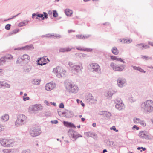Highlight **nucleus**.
<instances>
[{"instance_id":"1","label":"nucleus","mask_w":153,"mask_h":153,"mask_svg":"<svg viewBox=\"0 0 153 153\" xmlns=\"http://www.w3.org/2000/svg\"><path fill=\"white\" fill-rule=\"evenodd\" d=\"M141 107L146 111L151 112L153 111V101L151 100L146 101L142 103Z\"/></svg>"},{"instance_id":"2","label":"nucleus","mask_w":153,"mask_h":153,"mask_svg":"<svg viewBox=\"0 0 153 153\" xmlns=\"http://www.w3.org/2000/svg\"><path fill=\"white\" fill-rule=\"evenodd\" d=\"M0 143L2 146L9 147L14 146L15 141L11 139H3L0 140Z\"/></svg>"},{"instance_id":"3","label":"nucleus","mask_w":153,"mask_h":153,"mask_svg":"<svg viewBox=\"0 0 153 153\" xmlns=\"http://www.w3.org/2000/svg\"><path fill=\"white\" fill-rule=\"evenodd\" d=\"M30 133L31 136L35 137L39 135L41 133V131L38 127H34L30 129Z\"/></svg>"},{"instance_id":"4","label":"nucleus","mask_w":153,"mask_h":153,"mask_svg":"<svg viewBox=\"0 0 153 153\" xmlns=\"http://www.w3.org/2000/svg\"><path fill=\"white\" fill-rule=\"evenodd\" d=\"M53 72L56 74L58 77H60L65 74L66 71L62 68L58 66L53 69Z\"/></svg>"},{"instance_id":"5","label":"nucleus","mask_w":153,"mask_h":153,"mask_svg":"<svg viewBox=\"0 0 153 153\" xmlns=\"http://www.w3.org/2000/svg\"><path fill=\"white\" fill-rule=\"evenodd\" d=\"M111 67L114 70L117 71H121L124 68L125 66L123 65H115L114 63H112L110 65Z\"/></svg>"},{"instance_id":"6","label":"nucleus","mask_w":153,"mask_h":153,"mask_svg":"<svg viewBox=\"0 0 153 153\" xmlns=\"http://www.w3.org/2000/svg\"><path fill=\"white\" fill-rule=\"evenodd\" d=\"M66 88L68 91L73 93L76 92L78 90V87L76 85L70 83L68 84Z\"/></svg>"},{"instance_id":"7","label":"nucleus","mask_w":153,"mask_h":153,"mask_svg":"<svg viewBox=\"0 0 153 153\" xmlns=\"http://www.w3.org/2000/svg\"><path fill=\"white\" fill-rule=\"evenodd\" d=\"M26 117L23 115H21L18 117L17 120L15 122L16 126H18L22 124L24 121L25 120Z\"/></svg>"},{"instance_id":"8","label":"nucleus","mask_w":153,"mask_h":153,"mask_svg":"<svg viewBox=\"0 0 153 153\" xmlns=\"http://www.w3.org/2000/svg\"><path fill=\"white\" fill-rule=\"evenodd\" d=\"M49 61V60L48 58H46V57H43L38 59L37 62L39 65H42L46 64Z\"/></svg>"},{"instance_id":"9","label":"nucleus","mask_w":153,"mask_h":153,"mask_svg":"<svg viewBox=\"0 0 153 153\" xmlns=\"http://www.w3.org/2000/svg\"><path fill=\"white\" fill-rule=\"evenodd\" d=\"M56 85L55 83L50 82L47 84L45 86V88L48 91H50L55 88Z\"/></svg>"},{"instance_id":"10","label":"nucleus","mask_w":153,"mask_h":153,"mask_svg":"<svg viewBox=\"0 0 153 153\" xmlns=\"http://www.w3.org/2000/svg\"><path fill=\"white\" fill-rule=\"evenodd\" d=\"M90 66L93 69V70L96 72H98L100 71V66L96 63H92Z\"/></svg>"},{"instance_id":"11","label":"nucleus","mask_w":153,"mask_h":153,"mask_svg":"<svg viewBox=\"0 0 153 153\" xmlns=\"http://www.w3.org/2000/svg\"><path fill=\"white\" fill-rule=\"evenodd\" d=\"M43 13H44V15L43 14H32V17H33L35 16H36V19H38V17H39L40 18L43 17V18H42L43 20L44 19V18L45 17L46 19L47 18H48L47 14L45 12H44Z\"/></svg>"},{"instance_id":"12","label":"nucleus","mask_w":153,"mask_h":153,"mask_svg":"<svg viewBox=\"0 0 153 153\" xmlns=\"http://www.w3.org/2000/svg\"><path fill=\"white\" fill-rule=\"evenodd\" d=\"M70 134V136L72 137L75 140H76L78 137H82L81 135L77 134L76 132L74 131H72L71 133Z\"/></svg>"},{"instance_id":"13","label":"nucleus","mask_w":153,"mask_h":153,"mask_svg":"<svg viewBox=\"0 0 153 153\" xmlns=\"http://www.w3.org/2000/svg\"><path fill=\"white\" fill-rule=\"evenodd\" d=\"M42 109V106L39 104H36L33 107V109L34 111H37Z\"/></svg>"},{"instance_id":"14","label":"nucleus","mask_w":153,"mask_h":153,"mask_svg":"<svg viewBox=\"0 0 153 153\" xmlns=\"http://www.w3.org/2000/svg\"><path fill=\"white\" fill-rule=\"evenodd\" d=\"M118 84L119 87H122L125 84L126 82L124 79H119L117 80Z\"/></svg>"},{"instance_id":"15","label":"nucleus","mask_w":153,"mask_h":153,"mask_svg":"<svg viewBox=\"0 0 153 153\" xmlns=\"http://www.w3.org/2000/svg\"><path fill=\"white\" fill-rule=\"evenodd\" d=\"M138 135L139 137L143 138H146L148 137L146 131H143L140 132Z\"/></svg>"},{"instance_id":"16","label":"nucleus","mask_w":153,"mask_h":153,"mask_svg":"<svg viewBox=\"0 0 153 153\" xmlns=\"http://www.w3.org/2000/svg\"><path fill=\"white\" fill-rule=\"evenodd\" d=\"M63 124L65 126L67 127H71L73 128H75L76 127L74 125L71 123L68 122L64 121Z\"/></svg>"},{"instance_id":"17","label":"nucleus","mask_w":153,"mask_h":153,"mask_svg":"<svg viewBox=\"0 0 153 153\" xmlns=\"http://www.w3.org/2000/svg\"><path fill=\"white\" fill-rule=\"evenodd\" d=\"M21 59L26 62H28L30 60V57L28 55L24 54L22 56Z\"/></svg>"},{"instance_id":"18","label":"nucleus","mask_w":153,"mask_h":153,"mask_svg":"<svg viewBox=\"0 0 153 153\" xmlns=\"http://www.w3.org/2000/svg\"><path fill=\"white\" fill-rule=\"evenodd\" d=\"M111 58L113 60H116L118 61H120L123 63L125 62L123 61L121 58H117V57L114 56H110Z\"/></svg>"},{"instance_id":"19","label":"nucleus","mask_w":153,"mask_h":153,"mask_svg":"<svg viewBox=\"0 0 153 153\" xmlns=\"http://www.w3.org/2000/svg\"><path fill=\"white\" fill-rule=\"evenodd\" d=\"M73 70L76 72H79L81 70L80 67L77 65H75L73 66Z\"/></svg>"},{"instance_id":"20","label":"nucleus","mask_w":153,"mask_h":153,"mask_svg":"<svg viewBox=\"0 0 153 153\" xmlns=\"http://www.w3.org/2000/svg\"><path fill=\"white\" fill-rule=\"evenodd\" d=\"M137 46L139 48L141 49L147 48H149V47L147 45H145L143 44H139L137 45Z\"/></svg>"},{"instance_id":"21","label":"nucleus","mask_w":153,"mask_h":153,"mask_svg":"<svg viewBox=\"0 0 153 153\" xmlns=\"http://www.w3.org/2000/svg\"><path fill=\"white\" fill-rule=\"evenodd\" d=\"M65 13L67 16H71L73 13L72 10L69 9H66L65 10Z\"/></svg>"},{"instance_id":"22","label":"nucleus","mask_w":153,"mask_h":153,"mask_svg":"<svg viewBox=\"0 0 153 153\" xmlns=\"http://www.w3.org/2000/svg\"><path fill=\"white\" fill-rule=\"evenodd\" d=\"M115 106L116 108L118 109L119 110H121L124 108V105L123 103L121 102L120 103V104H116Z\"/></svg>"},{"instance_id":"23","label":"nucleus","mask_w":153,"mask_h":153,"mask_svg":"<svg viewBox=\"0 0 153 153\" xmlns=\"http://www.w3.org/2000/svg\"><path fill=\"white\" fill-rule=\"evenodd\" d=\"M71 49L69 48H61L59 50V51L60 52H68L71 51Z\"/></svg>"},{"instance_id":"24","label":"nucleus","mask_w":153,"mask_h":153,"mask_svg":"<svg viewBox=\"0 0 153 153\" xmlns=\"http://www.w3.org/2000/svg\"><path fill=\"white\" fill-rule=\"evenodd\" d=\"M33 47L32 45H27L25 46L24 47H23L21 48H19V50H22V49H33Z\"/></svg>"},{"instance_id":"25","label":"nucleus","mask_w":153,"mask_h":153,"mask_svg":"<svg viewBox=\"0 0 153 153\" xmlns=\"http://www.w3.org/2000/svg\"><path fill=\"white\" fill-rule=\"evenodd\" d=\"M112 51L113 54L116 55H117L119 53L118 50L117 49V48L115 47L113 48Z\"/></svg>"},{"instance_id":"26","label":"nucleus","mask_w":153,"mask_h":153,"mask_svg":"<svg viewBox=\"0 0 153 153\" xmlns=\"http://www.w3.org/2000/svg\"><path fill=\"white\" fill-rule=\"evenodd\" d=\"M1 119L4 121H7L9 119V116L8 114H5L2 117Z\"/></svg>"},{"instance_id":"27","label":"nucleus","mask_w":153,"mask_h":153,"mask_svg":"<svg viewBox=\"0 0 153 153\" xmlns=\"http://www.w3.org/2000/svg\"><path fill=\"white\" fill-rule=\"evenodd\" d=\"M28 22L27 21L25 22H21L19 23L18 24V26L21 27L26 25L27 24Z\"/></svg>"},{"instance_id":"28","label":"nucleus","mask_w":153,"mask_h":153,"mask_svg":"<svg viewBox=\"0 0 153 153\" xmlns=\"http://www.w3.org/2000/svg\"><path fill=\"white\" fill-rule=\"evenodd\" d=\"M6 60L5 56L1 58L0 59V65L2 64V62H5Z\"/></svg>"},{"instance_id":"29","label":"nucleus","mask_w":153,"mask_h":153,"mask_svg":"<svg viewBox=\"0 0 153 153\" xmlns=\"http://www.w3.org/2000/svg\"><path fill=\"white\" fill-rule=\"evenodd\" d=\"M131 41H132L131 40H128L127 39H123L121 40V42H122L123 43H127L128 42L129 43H130V42H131Z\"/></svg>"},{"instance_id":"30","label":"nucleus","mask_w":153,"mask_h":153,"mask_svg":"<svg viewBox=\"0 0 153 153\" xmlns=\"http://www.w3.org/2000/svg\"><path fill=\"white\" fill-rule=\"evenodd\" d=\"M27 94L26 93L24 94V96L23 97V100L24 101H25L27 100H29V98L28 97H27Z\"/></svg>"},{"instance_id":"31","label":"nucleus","mask_w":153,"mask_h":153,"mask_svg":"<svg viewBox=\"0 0 153 153\" xmlns=\"http://www.w3.org/2000/svg\"><path fill=\"white\" fill-rule=\"evenodd\" d=\"M141 120L140 119L137 118H135L134 119V122L135 123H139Z\"/></svg>"},{"instance_id":"32","label":"nucleus","mask_w":153,"mask_h":153,"mask_svg":"<svg viewBox=\"0 0 153 153\" xmlns=\"http://www.w3.org/2000/svg\"><path fill=\"white\" fill-rule=\"evenodd\" d=\"M6 60L10 59L13 58V56L10 54H8L5 56Z\"/></svg>"},{"instance_id":"33","label":"nucleus","mask_w":153,"mask_h":153,"mask_svg":"<svg viewBox=\"0 0 153 153\" xmlns=\"http://www.w3.org/2000/svg\"><path fill=\"white\" fill-rule=\"evenodd\" d=\"M3 152L4 153H10L11 152V150L5 149L3 150Z\"/></svg>"},{"instance_id":"34","label":"nucleus","mask_w":153,"mask_h":153,"mask_svg":"<svg viewBox=\"0 0 153 153\" xmlns=\"http://www.w3.org/2000/svg\"><path fill=\"white\" fill-rule=\"evenodd\" d=\"M93 51V49L91 48H84V51L91 52Z\"/></svg>"},{"instance_id":"35","label":"nucleus","mask_w":153,"mask_h":153,"mask_svg":"<svg viewBox=\"0 0 153 153\" xmlns=\"http://www.w3.org/2000/svg\"><path fill=\"white\" fill-rule=\"evenodd\" d=\"M142 58L145 60H147L149 59L150 58L147 56H143Z\"/></svg>"},{"instance_id":"36","label":"nucleus","mask_w":153,"mask_h":153,"mask_svg":"<svg viewBox=\"0 0 153 153\" xmlns=\"http://www.w3.org/2000/svg\"><path fill=\"white\" fill-rule=\"evenodd\" d=\"M86 135L87 136H88L91 137H93V136H94V134H93L92 133H91V132H87L85 133Z\"/></svg>"},{"instance_id":"37","label":"nucleus","mask_w":153,"mask_h":153,"mask_svg":"<svg viewBox=\"0 0 153 153\" xmlns=\"http://www.w3.org/2000/svg\"><path fill=\"white\" fill-rule=\"evenodd\" d=\"M110 129L111 130H113L116 132H117L118 131V130L116 129L115 127L114 126H113L112 127H111Z\"/></svg>"},{"instance_id":"38","label":"nucleus","mask_w":153,"mask_h":153,"mask_svg":"<svg viewBox=\"0 0 153 153\" xmlns=\"http://www.w3.org/2000/svg\"><path fill=\"white\" fill-rule=\"evenodd\" d=\"M11 25L10 24H7L5 27V28L7 30H9L10 28Z\"/></svg>"},{"instance_id":"39","label":"nucleus","mask_w":153,"mask_h":153,"mask_svg":"<svg viewBox=\"0 0 153 153\" xmlns=\"http://www.w3.org/2000/svg\"><path fill=\"white\" fill-rule=\"evenodd\" d=\"M53 16L54 17H56L58 16V14L56 11H53Z\"/></svg>"},{"instance_id":"40","label":"nucleus","mask_w":153,"mask_h":153,"mask_svg":"<svg viewBox=\"0 0 153 153\" xmlns=\"http://www.w3.org/2000/svg\"><path fill=\"white\" fill-rule=\"evenodd\" d=\"M76 49L78 50L82 51H84V48L81 47H77L76 48Z\"/></svg>"},{"instance_id":"41","label":"nucleus","mask_w":153,"mask_h":153,"mask_svg":"<svg viewBox=\"0 0 153 153\" xmlns=\"http://www.w3.org/2000/svg\"><path fill=\"white\" fill-rule=\"evenodd\" d=\"M139 123L143 126H145L146 125V123H145L143 121L141 120L140 123Z\"/></svg>"},{"instance_id":"42","label":"nucleus","mask_w":153,"mask_h":153,"mask_svg":"<svg viewBox=\"0 0 153 153\" xmlns=\"http://www.w3.org/2000/svg\"><path fill=\"white\" fill-rule=\"evenodd\" d=\"M34 82H35V84H37V85H39L40 83V80H39L38 81L37 79H35L34 80Z\"/></svg>"},{"instance_id":"43","label":"nucleus","mask_w":153,"mask_h":153,"mask_svg":"<svg viewBox=\"0 0 153 153\" xmlns=\"http://www.w3.org/2000/svg\"><path fill=\"white\" fill-rule=\"evenodd\" d=\"M4 126H2L0 125V132L4 131Z\"/></svg>"},{"instance_id":"44","label":"nucleus","mask_w":153,"mask_h":153,"mask_svg":"<svg viewBox=\"0 0 153 153\" xmlns=\"http://www.w3.org/2000/svg\"><path fill=\"white\" fill-rule=\"evenodd\" d=\"M59 107L61 108H64V105L63 103H61L59 105Z\"/></svg>"},{"instance_id":"45","label":"nucleus","mask_w":153,"mask_h":153,"mask_svg":"<svg viewBox=\"0 0 153 153\" xmlns=\"http://www.w3.org/2000/svg\"><path fill=\"white\" fill-rule=\"evenodd\" d=\"M138 70H139V71H140L141 72H145L144 71V70L142 68H140L139 67V69Z\"/></svg>"},{"instance_id":"46","label":"nucleus","mask_w":153,"mask_h":153,"mask_svg":"<svg viewBox=\"0 0 153 153\" xmlns=\"http://www.w3.org/2000/svg\"><path fill=\"white\" fill-rule=\"evenodd\" d=\"M141 148H142V150L143 151H145V150H146V148H143V147H138L137 148V149L138 150H140V149H141Z\"/></svg>"},{"instance_id":"47","label":"nucleus","mask_w":153,"mask_h":153,"mask_svg":"<svg viewBox=\"0 0 153 153\" xmlns=\"http://www.w3.org/2000/svg\"><path fill=\"white\" fill-rule=\"evenodd\" d=\"M133 128H136L137 130H138L139 129V128L136 125H134L133 127Z\"/></svg>"},{"instance_id":"48","label":"nucleus","mask_w":153,"mask_h":153,"mask_svg":"<svg viewBox=\"0 0 153 153\" xmlns=\"http://www.w3.org/2000/svg\"><path fill=\"white\" fill-rule=\"evenodd\" d=\"M44 103L45 104H46L48 106L49 105V103L48 101L47 100H45L44 101Z\"/></svg>"},{"instance_id":"49","label":"nucleus","mask_w":153,"mask_h":153,"mask_svg":"<svg viewBox=\"0 0 153 153\" xmlns=\"http://www.w3.org/2000/svg\"><path fill=\"white\" fill-rule=\"evenodd\" d=\"M51 122L53 123L56 124L58 123V121L57 120H55L53 121H52Z\"/></svg>"},{"instance_id":"50","label":"nucleus","mask_w":153,"mask_h":153,"mask_svg":"<svg viewBox=\"0 0 153 153\" xmlns=\"http://www.w3.org/2000/svg\"><path fill=\"white\" fill-rule=\"evenodd\" d=\"M3 86L4 85L3 84V82L0 81V88L3 87Z\"/></svg>"},{"instance_id":"51","label":"nucleus","mask_w":153,"mask_h":153,"mask_svg":"<svg viewBox=\"0 0 153 153\" xmlns=\"http://www.w3.org/2000/svg\"><path fill=\"white\" fill-rule=\"evenodd\" d=\"M133 67L134 69L135 70H138L139 68V67H136V66H134Z\"/></svg>"},{"instance_id":"52","label":"nucleus","mask_w":153,"mask_h":153,"mask_svg":"<svg viewBox=\"0 0 153 153\" xmlns=\"http://www.w3.org/2000/svg\"><path fill=\"white\" fill-rule=\"evenodd\" d=\"M80 102L81 103V104L82 105V106L83 107H84L85 106V105L84 103H83L82 102V101H80Z\"/></svg>"},{"instance_id":"53","label":"nucleus","mask_w":153,"mask_h":153,"mask_svg":"<svg viewBox=\"0 0 153 153\" xmlns=\"http://www.w3.org/2000/svg\"><path fill=\"white\" fill-rule=\"evenodd\" d=\"M19 31V29H16L15 30V33H17Z\"/></svg>"},{"instance_id":"54","label":"nucleus","mask_w":153,"mask_h":153,"mask_svg":"<svg viewBox=\"0 0 153 153\" xmlns=\"http://www.w3.org/2000/svg\"><path fill=\"white\" fill-rule=\"evenodd\" d=\"M68 64L70 66H71L72 65V62H69Z\"/></svg>"},{"instance_id":"55","label":"nucleus","mask_w":153,"mask_h":153,"mask_svg":"<svg viewBox=\"0 0 153 153\" xmlns=\"http://www.w3.org/2000/svg\"><path fill=\"white\" fill-rule=\"evenodd\" d=\"M149 44L151 45L152 46H153V42H149Z\"/></svg>"},{"instance_id":"56","label":"nucleus","mask_w":153,"mask_h":153,"mask_svg":"<svg viewBox=\"0 0 153 153\" xmlns=\"http://www.w3.org/2000/svg\"><path fill=\"white\" fill-rule=\"evenodd\" d=\"M78 54V55H82V56H85V55L84 54H83L82 53H77Z\"/></svg>"},{"instance_id":"57","label":"nucleus","mask_w":153,"mask_h":153,"mask_svg":"<svg viewBox=\"0 0 153 153\" xmlns=\"http://www.w3.org/2000/svg\"><path fill=\"white\" fill-rule=\"evenodd\" d=\"M92 126L93 127H95L96 126V123H93L92 124Z\"/></svg>"},{"instance_id":"58","label":"nucleus","mask_w":153,"mask_h":153,"mask_svg":"<svg viewBox=\"0 0 153 153\" xmlns=\"http://www.w3.org/2000/svg\"><path fill=\"white\" fill-rule=\"evenodd\" d=\"M81 119L82 121V122H84L85 120V119L83 118H81Z\"/></svg>"},{"instance_id":"59","label":"nucleus","mask_w":153,"mask_h":153,"mask_svg":"<svg viewBox=\"0 0 153 153\" xmlns=\"http://www.w3.org/2000/svg\"><path fill=\"white\" fill-rule=\"evenodd\" d=\"M76 36L77 37L79 38H81V36H79V35H77Z\"/></svg>"},{"instance_id":"60","label":"nucleus","mask_w":153,"mask_h":153,"mask_svg":"<svg viewBox=\"0 0 153 153\" xmlns=\"http://www.w3.org/2000/svg\"><path fill=\"white\" fill-rule=\"evenodd\" d=\"M77 102L78 103H79V99H77L76 100Z\"/></svg>"},{"instance_id":"61","label":"nucleus","mask_w":153,"mask_h":153,"mask_svg":"<svg viewBox=\"0 0 153 153\" xmlns=\"http://www.w3.org/2000/svg\"><path fill=\"white\" fill-rule=\"evenodd\" d=\"M107 152V150L106 149H105L103 150V152Z\"/></svg>"},{"instance_id":"62","label":"nucleus","mask_w":153,"mask_h":153,"mask_svg":"<svg viewBox=\"0 0 153 153\" xmlns=\"http://www.w3.org/2000/svg\"><path fill=\"white\" fill-rule=\"evenodd\" d=\"M50 104H53L54 105H56V104L55 103H52V102H51Z\"/></svg>"},{"instance_id":"63","label":"nucleus","mask_w":153,"mask_h":153,"mask_svg":"<svg viewBox=\"0 0 153 153\" xmlns=\"http://www.w3.org/2000/svg\"><path fill=\"white\" fill-rule=\"evenodd\" d=\"M20 62V61H19V60H17L16 61V62L18 63H19Z\"/></svg>"},{"instance_id":"64","label":"nucleus","mask_w":153,"mask_h":153,"mask_svg":"<svg viewBox=\"0 0 153 153\" xmlns=\"http://www.w3.org/2000/svg\"><path fill=\"white\" fill-rule=\"evenodd\" d=\"M77 127L78 128H80V125L78 126H77Z\"/></svg>"}]
</instances>
